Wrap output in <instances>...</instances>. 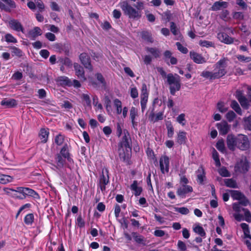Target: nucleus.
<instances>
[{"mask_svg": "<svg viewBox=\"0 0 251 251\" xmlns=\"http://www.w3.org/2000/svg\"><path fill=\"white\" fill-rule=\"evenodd\" d=\"M226 143L228 149L231 151H234L236 149L245 151L250 148V142L248 137L242 134H228L226 139Z\"/></svg>", "mask_w": 251, "mask_h": 251, "instance_id": "f257e3e1", "label": "nucleus"}, {"mask_svg": "<svg viewBox=\"0 0 251 251\" xmlns=\"http://www.w3.org/2000/svg\"><path fill=\"white\" fill-rule=\"evenodd\" d=\"M124 136L119 142L118 147L120 159L127 164H130L131 155L132 142L128 131L124 129Z\"/></svg>", "mask_w": 251, "mask_h": 251, "instance_id": "f03ea898", "label": "nucleus"}, {"mask_svg": "<svg viewBox=\"0 0 251 251\" xmlns=\"http://www.w3.org/2000/svg\"><path fill=\"white\" fill-rule=\"evenodd\" d=\"M228 61L227 57L222 58L214 65L213 71H203L201 72V76L209 80L222 77L227 73L226 67Z\"/></svg>", "mask_w": 251, "mask_h": 251, "instance_id": "7ed1b4c3", "label": "nucleus"}, {"mask_svg": "<svg viewBox=\"0 0 251 251\" xmlns=\"http://www.w3.org/2000/svg\"><path fill=\"white\" fill-rule=\"evenodd\" d=\"M4 192L14 199L23 200L27 197L39 199L40 196L32 189L26 187H17L15 189L6 187L3 188Z\"/></svg>", "mask_w": 251, "mask_h": 251, "instance_id": "20e7f679", "label": "nucleus"}, {"mask_svg": "<svg viewBox=\"0 0 251 251\" xmlns=\"http://www.w3.org/2000/svg\"><path fill=\"white\" fill-rule=\"evenodd\" d=\"M167 82L169 85L170 94L175 96L176 91H178L181 88L180 76L176 74L173 75L169 73L167 75Z\"/></svg>", "mask_w": 251, "mask_h": 251, "instance_id": "39448f33", "label": "nucleus"}, {"mask_svg": "<svg viewBox=\"0 0 251 251\" xmlns=\"http://www.w3.org/2000/svg\"><path fill=\"white\" fill-rule=\"evenodd\" d=\"M121 8L124 14L130 19L138 20L141 17V12L133 8L126 1L121 3Z\"/></svg>", "mask_w": 251, "mask_h": 251, "instance_id": "423d86ee", "label": "nucleus"}, {"mask_svg": "<svg viewBox=\"0 0 251 251\" xmlns=\"http://www.w3.org/2000/svg\"><path fill=\"white\" fill-rule=\"evenodd\" d=\"M109 183V171L107 168H103L101 174L100 175L99 183L98 184V188L102 191H105L106 190V185Z\"/></svg>", "mask_w": 251, "mask_h": 251, "instance_id": "0eeeda50", "label": "nucleus"}, {"mask_svg": "<svg viewBox=\"0 0 251 251\" xmlns=\"http://www.w3.org/2000/svg\"><path fill=\"white\" fill-rule=\"evenodd\" d=\"M249 162L247 159L245 158L237 162L234 166V171L236 173L246 174L249 171Z\"/></svg>", "mask_w": 251, "mask_h": 251, "instance_id": "6e6552de", "label": "nucleus"}, {"mask_svg": "<svg viewBox=\"0 0 251 251\" xmlns=\"http://www.w3.org/2000/svg\"><path fill=\"white\" fill-rule=\"evenodd\" d=\"M159 166L161 172L164 174L169 171L170 159L166 155H162L159 159Z\"/></svg>", "mask_w": 251, "mask_h": 251, "instance_id": "1a4fd4ad", "label": "nucleus"}, {"mask_svg": "<svg viewBox=\"0 0 251 251\" xmlns=\"http://www.w3.org/2000/svg\"><path fill=\"white\" fill-rule=\"evenodd\" d=\"M79 59L81 63L86 69H88L90 72L93 71V69L91 63V58L87 53L85 52L81 53L79 55Z\"/></svg>", "mask_w": 251, "mask_h": 251, "instance_id": "9d476101", "label": "nucleus"}, {"mask_svg": "<svg viewBox=\"0 0 251 251\" xmlns=\"http://www.w3.org/2000/svg\"><path fill=\"white\" fill-rule=\"evenodd\" d=\"M236 98L238 100L241 106L245 109H248L249 108V101L248 99L244 96L242 92L237 90L236 92Z\"/></svg>", "mask_w": 251, "mask_h": 251, "instance_id": "9b49d317", "label": "nucleus"}, {"mask_svg": "<svg viewBox=\"0 0 251 251\" xmlns=\"http://www.w3.org/2000/svg\"><path fill=\"white\" fill-rule=\"evenodd\" d=\"M9 27L17 32L24 33L25 28L22 24L18 20L14 19H10L8 22Z\"/></svg>", "mask_w": 251, "mask_h": 251, "instance_id": "f8f14e48", "label": "nucleus"}, {"mask_svg": "<svg viewBox=\"0 0 251 251\" xmlns=\"http://www.w3.org/2000/svg\"><path fill=\"white\" fill-rule=\"evenodd\" d=\"M16 4L13 0H0V8L6 12H11L10 8L14 9Z\"/></svg>", "mask_w": 251, "mask_h": 251, "instance_id": "ddd939ff", "label": "nucleus"}, {"mask_svg": "<svg viewBox=\"0 0 251 251\" xmlns=\"http://www.w3.org/2000/svg\"><path fill=\"white\" fill-rule=\"evenodd\" d=\"M158 101V98H156L153 100L152 103V109L150 114L149 118L151 121L154 123L158 122V121L162 120L163 119V113L162 112H158L156 115L154 113V104Z\"/></svg>", "mask_w": 251, "mask_h": 251, "instance_id": "4468645a", "label": "nucleus"}, {"mask_svg": "<svg viewBox=\"0 0 251 251\" xmlns=\"http://www.w3.org/2000/svg\"><path fill=\"white\" fill-rule=\"evenodd\" d=\"M216 127L219 130V134L221 135H226L230 129V126L226 121H222L216 124Z\"/></svg>", "mask_w": 251, "mask_h": 251, "instance_id": "2eb2a0df", "label": "nucleus"}, {"mask_svg": "<svg viewBox=\"0 0 251 251\" xmlns=\"http://www.w3.org/2000/svg\"><path fill=\"white\" fill-rule=\"evenodd\" d=\"M138 116V109L135 107H131L129 110V118L131 120L132 127L135 130H138V122L135 121Z\"/></svg>", "mask_w": 251, "mask_h": 251, "instance_id": "dca6fc26", "label": "nucleus"}, {"mask_svg": "<svg viewBox=\"0 0 251 251\" xmlns=\"http://www.w3.org/2000/svg\"><path fill=\"white\" fill-rule=\"evenodd\" d=\"M197 174V181L200 185H203L204 184V181L206 180V173L203 167L201 165L197 171H196Z\"/></svg>", "mask_w": 251, "mask_h": 251, "instance_id": "f3484780", "label": "nucleus"}, {"mask_svg": "<svg viewBox=\"0 0 251 251\" xmlns=\"http://www.w3.org/2000/svg\"><path fill=\"white\" fill-rule=\"evenodd\" d=\"M193 190L192 186L188 185H182L177 189L176 194L180 198H185L186 195L188 193L193 192Z\"/></svg>", "mask_w": 251, "mask_h": 251, "instance_id": "a211bd4d", "label": "nucleus"}, {"mask_svg": "<svg viewBox=\"0 0 251 251\" xmlns=\"http://www.w3.org/2000/svg\"><path fill=\"white\" fill-rule=\"evenodd\" d=\"M228 6V3L226 1L219 0L213 3L210 8V10L217 11L226 9Z\"/></svg>", "mask_w": 251, "mask_h": 251, "instance_id": "6ab92c4d", "label": "nucleus"}, {"mask_svg": "<svg viewBox=\"0 0 251 251\" xmlns=\"http://www.w3.org/2000/svg\"><path fill=\"white\" fill-rule=\"evenodd\" d=\"M70 147V146L68 145V144H64L58 153L63 156L65 159H66L68 162H71L73 161V159L71 156V155L69 150Z\"/></svg>", "mask_w": 251, "mask_h": 251, "instance_id": "aec40b11", "label": "nucleus"}, {"mask_svg": "<svg viewBox=\"0 0 251 251\" xmlns=\"http://www.w3.org/2000/svg\"><path fill=\"white\" fill-rule=\"evenodd\" d=\"M172 53L169 50H165L163 53V59L166 64L168 65L170 64L176 65L177 63V59L172 56Z\"/></svg>", "mask_w": 251, "mask_h": 251, "instance_id": "412c9836", "label": "nucleus"}, {"mask_svg": "<svg viewBox=\"0 0 251 251\" xmlns=\"http://www.w3.org/2000/svg\"><path fill=\"white\" fill-rule=\"evenodd\" d=\"M190 57L197 64H203L206 62L205 58L203 57L201 54L194 51H190Z\"/></svg>", "mask_w": 251, "mask_h": 251, "instance_id": "4be33fe9", "label": "nucleus"}, {"mask_svg": "<svg viewBox=\"0 0 251 251\" xmlns=\"http://www.w3.org/2000/svg\"><path fill=\"white\" fill-rule=\"evenodd\" d=\"M238 202H235L233 203L232 208L233 210L235 212H240L242 210V208L240 205L243 206H247L249 204V201L244 195V197H243L242 199L239 200Z\"/></svg>", "mask_w": 251, "mask_h": 251, "instance_id": "5701e85b", "label": "nucleus"}, {"mask_svg": "<svg viewBox=\"0 0 251 251\" xmlns=\"http://www.w3.org/2000/svg\"><path fill=\"white\" fill-rule=\"evenodd\" d=\"M74 67L76 75L77 77L82 81L86 80L85 76V73L84 68L78 63H75L74 64Z\"/></svg>", "mask_w": 251, "mask_h": 251, "instance_id": "b1692460", "label": "nucleus"}, {"mask_svg": "<svg viewBox=\"0 0 251 251\" xmlns=\"http://www.w3.org/2000/svg\"><path fill=\"white\" fill-rule=\"evenodd\" d=\"M0 105L6 108L15 107L18 105L17 101L14 99H4L0 102Z\"/></svg>", "mask_w": 251, "mask_h": 251, "instance_id": "393cba45", "label": "nucleus"}, {"mask_svg": "<svg viewBox=\"0 0 251 251\" xmlns=\"http://www.w3.org/2000/svg\"><path fill=\"white\" fill-rule=\"evenodd\" d=\"M66 159L61 154L59 153L56 154L54 156V160L56 163L55 168L59 170L63 168L66 163Z\"/></svg>", "mask_w": 251, "mask_h": 251, "instance_id": "a878e982", "label": "nucleus"}, {"mask_svg": "<svg viewBox=\"0 0 251 251\" xmlns=\"http://www.w3.org/2000/svg\"><path fill=\"white\" fill-rule=\"evenodd\" d=\"M217 36L219 40L226 44H231L233 43L234 39L225 32H220L218 33Z\"/></svg>", "mask_w": 251, "mask_h": 251, "instance_id": "bb28decb", "label": "nucleus"}, {"mask_svg": "<svg viewBox=\"0 0 251 251\" xmlns=\"http://www.w3.org/2000/svg\"><path fill=\"white\" fill-rule=\"evenodd\" d=\"M42 34V31L38 26L34 27L28 32V36L32 40H35L38 36H41Z\"/></svg>", "mask_w": 251, "mask_h": 251, "instance_id": "cd10ccee", "label": "nucleus"}, {"mask_svg": "<svg viewBox=\"0 0 251 251\" xmlns=\"http://www.w3.org/2000/svg\"><path fill=\"white\" fill-rule=\"evenodd\" d=\"M56 81L62 86L71 87L73 85L72 81L67 76H60L57 77Z\"/></svg>", "mask_w": 251, "mask_h": 251, "instance_id": "c85d7f7f", "label": "nucleus"}, {"mask_svg": "<svg viewBox=\"0 0 251 251\" xmlns=\"http://www.w3.org/2000/svg\"><path fill=\"white\" fill-rule=\"evenodd\" d=\"M140 35L142 39L147 42L152 43L154 41L151 32L143 30L140 32Z\"/></svg>", "mask_w": 251, "mask_h": 251, "instance_id": "c756f323", "label": "nucleus"}, {"mask_svg": "<svg viewBox=\"0 0 251 251\" xmlns=\"http://www.w3.org/2000/svg\"><path fill=\"white\" fill-rule=\"evenodd\" d=\"M145 50L147 52L151 54L154 58L160 57L161 51L158 48L148 47L145 48Z\"/></svg>", "mask_w": 251, "mask_h": 251, "instance_id": "7c9ffc66", "label": "nucleus"}, {"mask_svg": "<svg viewBox=\"0 0 251 251\" xmlns=\"http://www.w3.org/2000/svg\"><path fill=\"white\" fill-rule=\"evenodd\" d=\"M49 135V131L48 129L45 128H41L40 131L39 137L41 140V143H46L47 142Z\"/></svg>", "mask_w": 251, "mask_h": 251, "instance_id": "2f4dec72", "label": "nucleus"}, {"mask_svg": "<svg viewBox=\"0 0 251 251\" xmlns=\"http://www.w3.org/2000/svg\"><path fill=\"white\" fill-rule=\"evenodd\" d=\"M130 189L134 192V194L135 196H138L141 195L143 189L141 187L138 186V182L137 180H134L130 185Z\"/></svg>", "mask_w": 251, "mask_h": 251, "instance_id": "473e14b6", "label": "nucleus"}, {"mask_svg": "<svg viewBox=\"0 0 251 251\" xmlns=\"http://www.w3.org/2000/svg\"><path fill=\"white\" fill-rule=\"evenodd\" d=\"M187 140L186 132L179 131L176 137V141L179 145L184 144Z\"/></svg>", "mask_w": 251, "mask_h": 251, "instance_id": "72a5a7b5", "label": "nucleus"}, {"mask_svg": "<svg viewBox=\"0 0 251 251\" xmlns=\"http://www.w3.org/2000/svg\"><path fill=\"white\" fill-rule=\"evenodd\" d=\"M131 234L134 241L136 243L143 245H146V240L143 236L140 235L135 232H132Z\"/></svg>", "mask_w": 251, "mask_h": 251, "instance_id": "f704fd0d", "label": "nucleus"}, {"mask_svg": "<svg viewBox=\"0 0 251 251\" xmlns=\"http://www.w3.org/2000/svg\"><path fill=\"white\" fill-rule=\"evenodd\" d=\"M34 221V216L33 213L27 214L24 218V223L27 226H31Z\"/></svg>", "mask_w": 251, "mask_h": 251, "instance_id": "c9c22d12", "label": "nucleus"}, {"mask_svg": "<svg viewBox=\"0 0 251 251\" xmlns=\"http://www.w3.org/2000/svg\"><path fill=\"white\" fill-rule=\"evenodd\" d=\"M229 14L230 12L228 10L226 9H224L221 11L219 14V17L223 21L227 22L230 19Z\"/></svg>", "mask_w": 251, "mask_h": 251, "instance_id": "e433bc0d", "label": "nucleus"}, {"mask_svg": "<svg viewBox=\"0 0 251 251\" xmlns=\"http://www.w3.org/2000/svg\"><path fill=\"white\" fill-rule=\"evenodd\" d=\"M225 185L226 187L236 188H237V184L236 180L232 178H226L224 179Z\"/></svg>", "mask_w": 251, "mask_h": 251, "instance_id": "4c0bfd02", "label": "nucleus"}, {"mask_svg": "<svg viewBox=\"0 0 251 251\" xmlns=\"http://www.w3.org/2000/svg\"><path fill=\"white\" fill-rule=\"evenodd\" d=\"M13 177L9 175L0 174V183L1 184H6L12 182Z\"/></svg>", "mask_w": 251, "mask_h": 251, "instance_id": "58836bf2", "label": "nucleus"}, {"mask_svg": "<svg viewBox=\"0 0 251 251\" xmlns=\"http://www.w3.org/2000/svg\"><path fill=\"white\" fill-rule=\"evenodd\" d=\"M231 196L233 200H239L244 197V195L237 190H230Z\"/></svg>", "mask_w": 251, "mask_h": 251, "instance_id": "ea45409f", "label": "nucleus"}, {"mask_svg": "<svg viewBox=\"0 0 251 251\" xmlns=\"http://www.w3.org/2000/svg\"><path fill=\"white\" fill-rule=\"evenodd\" d=\"M230 107L232 108L238 114L242 115V110L238 104L235 100H232L231 101Z\"/></svg>", "mask_w": 251, "mask_h": 251, "instance_id": "a19ab883", "label": "nucleus"}, {"mask_svg": "<svg viewBox=\"0 0 251 251\" xmlns=\"http://www.w3.org/2000/svg\"><path fill=\"white\" fill-rule=\"evenodd\" d=\"M193 231L200 235L201 237H204L206 235V233L203 229V228L198 225L193 227Z\"/></svg>", "mask_w": 251, "mask_h": 251, "instance_id": "79ce46f5", "label": "nucleus"}, {"mask_svg": "<svg viewBox=\"0 0 251 251\" xmlns=\"http://www.w3.org/2000/svg\"><path fill=\"white\" fill-rule=\"evenodd\" d=\"M240 226L242 229L243 230L245 237L251 239V235H250V232L248 225L243 223L241 224Z\"/></svg>", "mask_w": 251, "mask_h": 251, "instance_id": "37998d69", "label": "nucleus"}, {"mask_svg": "<svg viewBox=\"0 0 251 251\" xmlns=\"http://www.w3.org/2000/svg\"><path fill=\"white\" fill-rule=\"evenodd\" d=\"M149 95H141V106L142 111L143 112L146 108L147 103L148 102Z\"/></svg>", "mask_w": 251, "mask_h": 251, "instance_id": "c03bdc74", "label": "nucleus"}, {"mask_svg": "<svg viewBox=\"0 0 251 251\" xmlns=\"http://www.w3.org/2000/svg\"><path fill=\"white\" fill-rule=\"evenodd\" d=\"M114 105L116 108V112L118 114L122 113V104L121 101L118 99H115L114 100Z\"/></svg>", "mask_w": 251, "mask_h": 251, "instance_id": "a18cd8bd", "label": "nucleus"}, {"mask_svg": "<svg viewBox=\"0 0 251 251\" xmlns=\"http://www.w3.org/2000/svg\"><path fill=\"white\" fill-rule=\"evenodd\" d=\"M216 147L220 151L224 153L226 151L224 141L223 139L219 140L216 145Z\"/></svg>", "mask_w": 251, "mask_h": 251, "instance_id": "49530a36", "label": "nucleus"}, {"mask_svg": "<svg viewBox=\"0 0 251 251\" xmlns=\"http://www.w3.org/2000/svg\"><path fill=\"white\" fill-rule=\"evenodd\" d=\"M65 136L59 133L55 137L54 142L57 145L61 146L63 144Z\"/></svg>", "mask_w": 251, "mask_h": 251, "instance_id": "de8ad7c7", "label": "nucleus"}, {"mask_svg": "<svg viewBox=\"0 0 251 251\" xmlns=\"http://www.w3.org/2000/svg\"><path fill=\"white\" fill-rule=\"evenodd\" d=\"M12 50V53L13 55H16L19 57H21L23 55V52L22 50L18 48L15 46L11 47Z\"/></svg>", "mask_w": 251, "mask_h": 251, "instance_id": "09e8293b", "label": "nucleus"}, {"mask_svg": "<svg viewBox=\"0 0 251 251\" xmlns=\"http://www.w3.org/2000/svg\"><path fill=\"white\" fill-rule=\"evenodd\" d=\"M218 173L223 177H229L230 176L229 172L225 167H222L218 170Z\"/></svg>", "mask_w": 251, "mask_h": 251, "instance_id": "8fccbe9b", "label": "nucleus"}, {"mask_svg": "<svg viewBox=\"0 0 251 251\" xmlns=\"http://www.w3.org/2000/svg\"><path fill=\"white\" fill-rule=\"evenodd\" d=\"M166 126L167 129L168 137L170 138H171L173 137L174 133V128L173 127V126L172 125L171 123H170L167 124Z\"/></svg>", "mask_w": 251, "mask_h": 251, "instance_id": "3c124183", "label": "nucleus"}, {"mask_svg": "<svg viewBox=\"0 0 251 251\" xmlns=\"http://www.w3.org/2000/svg\"><path fill=\"white\" fill-rule=\"evenodd\" d=\"M245 129L251 131V116L244 118Z\"/></svg>", "mask_w": 251, "mask_h": 251, "instance_id": "603ef678", "label": "nucleus"}, {"mask_svg": "<svg viewBox=\"0 0 251 251\" xmlns=\"http://www.w3.org/2000/svg\"><path fill=\"white\" fill-rule=\"evenodd\" d=\"M242 210L244 212V220L248 222H251V213L248 209L242 208Z\"/></svg>", "mask_w": 251, "mask_h": 251, "instance_id": "864d4df0", "label": "nucleus"}, {"mask_svg": "<svg viewBox=\"0 0 251 251\" xmlns=\"http://www.w3.org/2000/svg\"><path fill=\"white\" fill-rule=\"evenodd\" d=\"M5 40L7 43H16L17 40L11 34L7 33L5 35Z\"/></svg>", "mask_w": 251, "mask_h": 251, "instance_id": "5fc2aeb1", "label": "nucleus"}, {"mask_svg": "<svg viewBox=\"0 0 251 251\" xmlns=\"http://www.w3.org/2000/svg\"><path fill=\"white\" fill-rule=\"evenodd\" d=\"M95 76L97 80L100 82V84H101L102 86L104 87H105L106 85V82L102 74L101 73H98L95 75Z\"/></svg>", "mask_w": 251, "mask_h": 251, "instance_id": "6e6d98bb", "label": "nucleus"}, {"mask_svg": "<svg viewBox=\"0 0 251 251\" xmlns=\"http://www.w3.org/2000/svg\"><path fill=\"white\" fill-rule=\"evenodd\" d=\"M217 108L221 113H224L227 110V108L225 106V103L223 101H219L217 103Z\"/></svg>", "mask_w": 251, "mask_h": 251, "instance_id": "4d7b16f0", "label": "nucleus"}, {"mask_svg": "<svg viewBox=\"0 0 251 251\" xmlns=\"http://www.w3.org/2000/svg\"><path fill=\"white\" fill-rule=\"evenodd\" d=\"M236 117V114L232 110L229 111L226 115V119L229 122L233 121Z\"/></svg>", "mask_w": 251, "mask_h": 251, "instance_id": "13d9d810", "label": "nucleus"}, {"mask_svg": "<svg viewBox=\"0 0 251 251\" xmlns=\"http://www.w3.org/2000/svg\"><path fill=\"white\" fill-rule=\"evenodd\" d=\"M176 46L177 47V50L180 51L181 53L183 54H186L188 52V50L186 47H185L182 46V45L180 42H176Z\"/></svg>", "mask_w": 251, "mask_h": 251, "instance_id": "bf43d9fd", "label": "nucleus"}, {"mask_svg": "<svg viewBox=\"0 0 251 251\" xmlns=\"http://www.w3.org/2000/svg\"><path fill=\"white\" fill-rule=\"evenodd\" d=\"M76 223L77 225V226L80 228L84 227L85 226V221L82 219L81 215H79L77 216L76 220Z\"/></svg>", "mask_w": 251, "mask_h": 251, "instance_id": "052dcab7", "label": "nucleus"}, {"mask_svg": "<svg viewBox=\"0 0 251 251\" xmlns=\"http://www.w3.org/2000/svg\"><path fill=\"white\" fill-rule=\"evenodd\" d=\"M232 17L234 19L238 20H243L244 18V15L242 12H234L232 14Z\"/></svg>", "mask_w": 251, "mask_h": 251, "instance_id": "680f3d73", "label": "nucleus"}, {"mask_svg": "<svg viewBox=\"0 0 251 251\" xmlns=\"http://www.w3.org/2000/svg\"><path fill=\"white\" fill-rule=\"evenodd\" d=\"M170 30L174 35L178 34V29L176 24L173 22L170 23Z\"/></svg>", "mask_w": 251, "mask_h": 251, "instance_id": "e2e57ef3", "label": "nucleus"}, {"mask_svg": "<svg viewBox=\"0 0 251 251\" xmlns=\"http://www.w3.org/2000/svg\"><path fill=\"white\" fill-rule=\"evenodd\" d=\"M177 248L180 251H186L187 250L186 245L184 242L178 240L177 242Z\"/></svg>", "mask_w": 251, "mask_h": 251, "instance_id": "0e129e2a", "label": "nucleus"}, {"mask_svg": "<svg viewBox=\"0 0 251 251\" xmlns=\"http://www.w3.org/2000/svg\"><path fill=\"white\" fill-rule=\"evenodd\" d=\"M176 211L182 215H187L189 213V210L185 207H177Z\"/></svg>", "mask_w": 251, "mask_h": 251, "instance_id": "69168bd1", "label": "nucleus"}, {"mask_svg": "<svg viewBox=\"0 0 251 251\" xmlns=\"http://www.w3.org/2000/svg\"><path fill=\"white\" fill-rule=\"evenodd\" d=\"M199 44L201 47L209 48L213 46V43L212 42L206 40H200Z\"/></svg>", "mask_w": 251, "mask_h": 251, "instance_id": "338daca9", "label": "nucleus"}, {"mask_svg": "<svg viewBox=\"0 0 251 251\" xmlns=\"http://www.w3.org/2000/svg\"><path fill=\"white\" fill-rule=\"evenodd\" d=\"M93 104L97 107L98 109L101 110L102 109V105L101 103H99V99L97 96H95L93 98Z\"/></svg>", "mask_w": 251, "mask_h": 251, "instance_id": "774afa93", "label": "nucleus"}]
</instances>
